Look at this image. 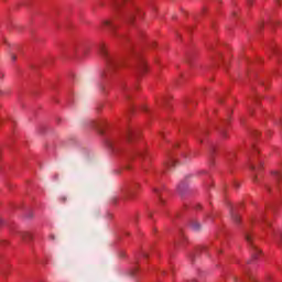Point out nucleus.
Wrapping results in <instances>:
<instances>
[{
  "mask_svg": "<svg viewBox=\"0 0 282 282\" xmlns=\"http://www.w3.org/2000/svg\"><path fill=\"white\" fill-rule=\"evenodd\" d=\"M192 228H193L194 230H199V224H198V223H193V224H192Z\"/></svg>",
  "mask_w": 282,
  "mask_h": 282,
  "instance_id": "obj_8",
  "label": "nucleus"
},
{
  "mask_svg": "<svg viewBox=\"0 0 282 282\" xmlns=\"http://www.w3.org/2000/svg\"><path fill=\"white\" fill-rule=\"evenodd\" d=\"M137 12H140V10L137 9Z\"/></svg>",
  "mask_w": 282,
  "mask_h": 282,
  "instance_id": "obj_19",
  "label": "nucleus"
},
{
  "mask_svg": "<svg viewBox=\"0 0 282 282\" xmlns=\"http://www.w3.org/2000/svg\"><path fill=\"white\" fill-rule=\"evenodd\" d=\"M257 221H263V218H258V219L252 220L253 224H256Z\"/></svg>",
  "mask_w": 282,
  "mask_h": 282,
  "instance_id": "obj_12",
  "label": "nucleus"
},
{
  "mask_svg": "<svg viewBox=\"0 0 282 282\" xmlns=\"http://www.w3.org/2000/svg\"><path fill=\"white\" fill-rule=\"evenodd\" d=\"M1 224H3V220H2V219H0V226H1Z\"/></svg>",
  "mask_w": 282,
  "mask_h": 282,
  "instance_id": "obj_17",
  "label": "nucleus"
},
{
  "mask_svg": "<svg viewBox=\"0 0 282 282\" xmlns=\"http://www.w3.org/2000/svg\"><path fill=\"white\" fill-rule=\"evenodd\" d=\"M261 166H263V163H261V162L258 166H256V165L249 166L250 171L252 172L253 180H257V172L261 169Z\"/></svg>",
  "mask_w": 282,
  "mask_h": 282,
  "instance_id": "obj_3",
  "label": "nucleus"
},
{
  "mask_svg": "<svg viewBox=\"0 0 282 282\" xmlns=\"http://www.w3.org/2000/svg\"><path fill=\"white\" fill-rule=\"evenodd\" d=\"M245 239L248 242V245L251 246V253L253 259H257L261 254V249H259L258 246L252 243V236L249 232L245 235Z\"/></svg>",
  "mask_w": 282,
  "mask_h": 282,
  "instance_id": "obj_2",
  "label": "nucleus"
},
{
  "mask_svg": "<svg viewBox=\"0 0 282 282\" xmlns=\"http://www.w3.org/2000/svg\"><path fill=\"white\" fill-rule=\"evenodd\" d=\"M102 25L104 28H108V30H116V24L111 20H105Z\"/></svg>",
  "mask_w": 282,
  "mask_h": 282,
  "instance_id": "obj_4",
  "label": "nucleus"
},
{
  "mask_svg": "<svg viewBox=\"0 0 282 282\" xmlns=\"http://www.w3.org/2000/svg\"><path fill=\"white\" fill-rule=\"evenodd\" d=\"M133 189H129L128 192H127V196L128 197H133Z\"/></svg>",
  "mask_w": 282,
  "mask_h": 282,
  "instance_id": "obj_9",
  "label": "nucleus"
},
{
  "mask_svg": "<svg viewBox=\"0 0 282 282\" xmlns=\"http://www.w3.org/2000/svg\"><path fill=\"white\" fill-rule=\"evenodd\" d=\"M272 175L275 176L276 180H282V172L281 171H273Z\"/></svg>",
  "mask_w": 282,
  "mask_h": 282,
  "instance_id": "obj_6",
  "label": "nucleus"
},
{
  "mask_svg": "<svg viewBox=\"0 0 282 282\" xmlns=\"http://www.w3.org/2000/svg\"><path fill=\"white\" fill-rule=\"evenodd\" d=\"M139 155H144V152H139Z\"/></svg>",
  "mask_w": 282,
  "mask_h": 282,
  "instance_id": "obj_14",
  "label": "nucleus"
},
{
  "mask_svg": "<svg viewBox=\"0 0 282 282\" xmlns=\"http://www.w3.org/2000/svg\"><path fill=\"white\" fill-rule=\"evenodd\" d=\"M154 193H158V189H154Z\"/></svg>",
  "mask_w": 282,
  "mask_h": 282,
  "instance_id": "obj_18",
  "label": "nucleus"
},
{
  "mask_svg": "<svg viewBox=\"0 0 282 282\" xmlns=\"http://www.w3.org/2000/svg\"><path fill=\"white\" fill-rule=\"evenodd\" d=\"M267 226H270V221H265Z\"/></svg>",
  "mask_w": 282,
  "mask_h": 282,
  "instance_id": "obj_16",
  "label": "nucleus"
},
{
  "mask_svg": "<svg viewBox=\"0 0 282 282\" xmlns=\"http://www.w3.org/2000/svg\"><path fill=\"white\" fill-rule=\"evenodd\" d=\"M109 147H110V149H112V151H116V144H113V143H109Z\"/></svg>",
  "mask_w": 282,
  "mask_h": 282,
  "instance_id": "obj_11",
  "label": "nucleus"
},
{
  "mask_svg": "<svg viewBox=\"0 0 282 282\" xmlns=\"http://www.w3.org/2000/svg\"><path fill=\"white\" fill-rule=\"evenodd\" d=\"M169 166H175V159H171Z\"/></svg>",
  "mask_w": 282,
  "mask_h": 282,
  "instance_id": "obj_10",
  "label": "nucleus"
},
{
  "mask_svg": "<svg viewBox=\"0 0 282 282\" xmlns=\"http://www.w3.org/2000/svg\"><path fill=\"white\" fill-rule=\"evenodd\" d=\"M148 69H149V67L147 66V62L142 61L139 66L140 74H147Z\"/></svg>",
  "mask_w": 282,
  "mask_h": 282,
  "instance_id": "obj_5",
  "label": "nucleus"
},
{
  "mask_svg": "<svg viewBox=\"0 0 282 282\" xmlns=\"http://www.w3.org/2000/svg\"><path fill=\"white\" fill-rule=\"evenodd\" d=\"M235 219H236V221H239V216H236Z\"/></svg>",
  "mask_w": 282,
  "mask_h": 282,
  "instance_id": "obj_13",
  "label": "nucleus"
},
{
  "mask_svg": "<svg viewBox=\"0 0 282 282\" xmlns=\"http://www.w3.org/2000/svg\"><path fill=\"white\" fill-rule=\"evenodd\" d=\"M74 52H78V48H77V47H75V48H74Z\"/></svg>",
  "mask_w": 282,
  "mask_h": 282,
  "instance_id": "obj_15",
  "label": "nucleus"
},
{
  "mask_svg": "<svg viewBox=\"0 0 282 282\" xmlns=\"http://www.w3.org/2000/svg\"><path fill=\"white\" fill-rule=\"evenodd\" d=\"M131 138H135V131L129 130L128 132V139L131 140Z\"/></svg>",
  "mask_w": 282,
  "mask_h": 282,
  "instance_id": "obj_7",
  "label": "nucleus"
},
{
  "mask_svg": "<svg viewBox=\"0 0 282 282\" xmlns=\"http://www.w3.org/2000/svg\"><path fill=\"white\" fill-rule=\"evenodd\" d=\"M99 52L101 56L106 59V63L108 65L107 69L102 73V77L109 80L110 77L113 76V73L116 72L117 67H120L122 65V61L115 57L113 55L109 54V51L107 50V44L101 43L99 45Z\"/></svg>",
  "mask_w": 282,
  "mask_h": 282,
  "instance_id": "obj_1",
  "label": "nucleus"
}]
</instances>
